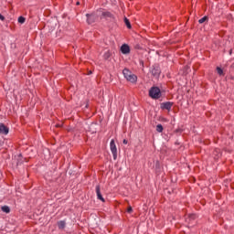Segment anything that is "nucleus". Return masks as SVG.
Listing matches in <instances>:
<instances>
[{"mask_svg":"<svg viewBox=\"0 0 234 234\" xmlns=\"http://www.w3.org/2000/svg\"><path fill=\"white\" fill-rule=\"evenodd\" d=\"M122 74H123L125 80H127V81H130L131 83H136V80H138V77H136V75L133 74V72H131V70L124 69L122 70Z\"/></svg>","mask_w":234,"mask_h":234,"instance_id":"1","label":"nucleus"},{"mask_svg":"<svg viewBox=\"0 0 234 234\" xmlns=\"http://www.w3.org/2000/svg\"><path fill=\"white\" fill-rule=\"evenodd\" d=\"M171 107H173V102L167 101V102L161 103V109L171 111Z\"/></svg>","mask_w":234,"mask_h":234,"instance_id":"6","label":"nucleus"},{"mask_svg":"<svg viewBox=\"0 0 234 234\" xmlns=\"http://www.w3.org/2000/svg\"><path fill=\"white\" fill-rule=\"evenodd\" d=\"M80 5V2H77V5Z\"/></svg>","mask_w":234,"mask_h":234,"instance_id":"23","label":"nucleus"},{"mask_svg":"<svg viewBox=\"0 0 234 234\" xmlns=\"http://www.w3.org/2000/svg\"><path fill=\"white\" fill-rule=\"evenodd\" d=\"M96 195L99 200H101V202H105V198H103V196H101V192L100 191V186H96Z\"/></svg>","mask_w":234,"mask_h":234,"instance_id":"10","label":"nucleus"},{"mask_svg":"<svg viewBox=\"0 0 234 234\" xmlns=\"http://www.w3.org/2000/svg\"><path fill=\"white\" fill-rule=\"evenodd\" d=\"M128 213H133V207H129L128 209H127Z\"/></svg>","mask_w":234,"mask_h":234,"instance_id":"20","label":"nucleus"},{"mask_svg":"<svg viewBox=\"0 0 234 234\" xmlns=\"http://www.w3.org/2000/svg\"><path fill=\"white\" fill-rule=\"evenodd\" d=\"M25 21H26L25 17H23V16L18 17V23H20L21 25H23V23H25Z\"/></svg>","mask_w":234,"mask_h":234,"instance_id":"16","label":"nucleus"},{"mask_svg":"<svg viewBox=\"0 0 234 234\" xmlns=\"http://www.w3.org/2000/svg\"><path fill=\"white\" fill-rule=\"evenodd\" d=\"M2 211H4V213H8L10 211V207L8 206H4L2 207Z\"/></svg>","mask_w":234,"mask_h":234,"instance_id":"12","label":"nucleus"},{"mask_svg":"<svg viewBox=\"0 0 234 234\" xmlns=\"http://www.w3.org/2000/svg\"><path fill=\"white\" fill-rule=\"evenodd\" d=\"M149 96H150V98H153L154 100H158V98H160V96H162V92L160 91V88L152 87L149 90Z\"/></svg>","mask_w":234,"mask_h":234,"instance_id":"2","label":"nucleus"},{"mask_svg":"<svg viewBox=\"0 0 234 234\" xmlns=\"http://www.w3.org/2000/svg\"><path fill=\"white\" fill-rule=\"evenodd\" d=\"M0 19L1 21H5V16H3V15L0 14Z\"/></svg>","mask_w":234,"mask_h":234,"instance_id":"21","label":"nucleus"},{"mask_svg":"<svg viewBox=\"0 0 234 234\" xmlns=\"http://www.w3.org/2000/svg\"><path fill=\"white\" fill-rule=\"evenodd\" d=\"M207 19V16H204L198 20V23L202 25V23H206V20Z\"/></svg>","mask_w":234,"mask_h":234,"instance_id":"17","label":"nucleus"},{"mask_svg":"<svg viewBox=\"0 0 234 234\" xmlns=\"http://www.w3.org/2000/svg\"><path fill=\"white\" fill-rule=\"evenodd\" d=\"M124 23H125L127 28H131V22H129V20L127 19V17H124Z\"/></svg>","mask_w":234,"mask_h":234,"instance_id":"15","label":"nucleus"},{"mask_svg":"<svg viewBox=\"0 0 234 234\" xmlns=\"http://www.w3.org/2000/svg\"><path fill=\"white\" fill-rule=\"evenodd\" d=\"M217 71L219 76H224V70H222V69H220V67L217 68Z\"/></svg>","mask_w":234,"mask_h":234,"instance_id":"13","label":"nucleus"},{"mask_svg":"<svg viewBox=\"0 0 234 234\" xmlns=\"http://www.w3.org/2000/svg\"><path fill=\"white\" fill-rule=\"evenodd\" d=\"M189 219H190V220H195V214H191V215L189 216Z\"/></svg>","mask_w":234,"mask_h":234,"instance_id":"19","label":"nucleus"},{"mask_svg":"<svg viewBox=\"0 0 234 234\" xmlns=\"http://www.w3.org/2000/svg\"><path fill=\"white\" fill-rule=\"evenodd\" d=\"M111 58V53L109 51H107L106 53H104V58L105 59H109Z\"/></svg>","mask_w":234,"mask_h":234,"instance_id":"18","label":"nucleus"},{"mask_svg":"<svg viewBox=\"0 0 234 234\" xmlns=\"http://www.w3.org/2000/svg\"><path fill=\"white\" fill-rule=\"evenodd\" d=\"M9 130L4 123H0V134H8Z\"/></svg>","mask_w":234,"mask_h":234,"instance_id":"7","label":"nucleus"},{"mask_svg":"<svg viewBox=\"0 0 234 234\" xmlns=\"http://www.w3.org/2000/svg\"><path fill=\"white\" fill-rule=\"evenodd\" d=\"M156 131L157 133H162V131H164V126H162V124H158L156 126Z\"/></svg>","mask_w":234,"mask_h":234,"instance_id":"14","label":"nucleus"},{"mask_svg":"<svg viewBox=\"0 0 234 234\" xmlns=\"http://www.w3.org/2000/svg\"><path fill=\"white\" fill-rule=\"evenodd\" d=\"M58 226L59 229H65L66 223H65V221H58Z\"/></svg>","mask_w":234,"mask_h":234,"instance_id":"11","label":"nucleus"},{"mask_svg":"<svg viewBox=\"0 0 234 234\" xmlns=\"http://www.w3.org/2000/svg\"><path fill=\"white\" fill-rule=\"evenodd\" d=\"M97 16H99V17H112V14H111V12L103 9H98Z\"/></svg>","mask_w":234,"mask_h":234,"instance_id":"5","label":"nucleus"},{"mask_svg":"<svg viewBox=\"0 0 234 234\" xmlns=\"http://www.w3.org/2000/svg\"><path fill=\"white\" fill-rule=\"evenodd\" d=\"M121 52L123 54H129L131 52V48H129V45L124 44L121 47Z\"/></svg>","mask_w":234,"mask_h":234,"instance_id":"9","label":"nucleus"},{"mask_svg":"<svg viewBox=\"0 0 234 234\" xmlns=\"http://www.w3.org/2000/svg\"><path fill=\"white\" fill-rule=\"evenodd\" d=\"M123 144H127V140L124 139L123 140Z\"/></svg>","mask_w":234,"mask_h":234,"instance_id":"22","label":"nucleus"},{"mask_svg":"<svg viewBox=\"0 0 234 234\" xmlns=\"http://www.w3.org/2000/svg\"><path fill=\"white\" fill-rule=\"evenodd\" d=\"M110 149L112 153L114 160H116V156H118V149L116 148V144L114 143V140L111 141Z\"/></svg>","mask_w":234,"mask_h":234,"instance_id":"4","label":"nucleus"},{"mask_svg":"<svg viewBox=\"0 0 234 234\" xmlns=\"http://www.w3.org/2000/svg\"><path fill=\"white\" fill-rule=\"evenodd\" d=\"M86 17L88 25H92V23H96V20L98 19V17H100V15H98V11H96L92 14H87Z\"/></svg>","mask_w":234,"mask_h":234,"instance_id":"3","label":"nucleus"},{"mask_svg":"<svg viewBox=\"0 0 234 234\" xmlns=\"http://www.w3.org/2000/svg\"><path fill=\"white\" fill-rule=\"evenodd\" d=\"M160 67L158 66H154L153 69H152V74L153 76H154L155 78H158L160 76Z\"/></svg>","mask_w":234,"mask_h":234,"instance_id":"8","label":"nucleus"}]
</instances>
